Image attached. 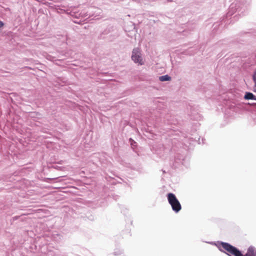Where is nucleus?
I'll use <instances>...</instances> for the list:
<instances>
[{
    "label": "nucleus",
    "instance_id": "f257e3e1",
    "mask_svg": "<svg viewBox=\"0 0 256 256\" xmlns=\"http://www.w3.org/2000/svg\"><path fill=\"white\" fill-rule=\"evenodd\" d=\"M220 246L224 249V252L229 256H243L240 251L228 243L222 242Z\"/></svg>",
    "mask_w": 256,
    "mask_h": 256
},
{
    "label": "nucleus",
    "instance_id": "f03ea898",
    "mask_svg": "<svg viewBox=\"0 0 256 256\" xmlns=\"http://www.w3.org/2000/svg\"><path fill=\"white\" fill-rule=\"evenodd\" d=\"M168 200L172 206V209L176 212H178L182 209L180 202L172 193H168L167 195Z\"/></svg>",
    "mask_w": 256,
    "mask_h": 256
},
{
    "label": "nucleus",
    "instance_id": "7ed1b4c3",
    "mask_svg": "<svg viewBox=\"0 0 256 256\" xmlns=\"http://www.w3.org/2000/svg\"><path fill=\"white\" fill-rule=\"evenodd\" d=\"M132 58L136 63H138L140 65L144 64L142 58L139 48H134L132 51Z\"/></svg>",
    "mask_w": 256,
    "mask_h": 256
},
{
    "label": "nucleus",
    "instance_id": "20e7f679",
    "mask_svg": "<svg viewBox=\"0 0 256 256\" xmlns=\"http://www.w3.org/2000/svg\"><path fill=\"white\" fill-rule=\"evenodd\" d=\"M243 256H256V248L254 246H250L248 249L246 254Z\"/></svg>",
    "mask_w": 256,
    "mask_h": 256
},
{
    "label": "nucleus",
    "instance_id": "39448f33",
    "mask_svg": "<svg viewBox=\"0 0 256 256\" xmlns=\"http://www.w3.org/2000/svg\"><path fill=\"white\" fill-rule=\"evenodd\" d=\"M244 98L246 100H256L255 96L251 92H246L244 96Z\"/></svg>",
    "mask_w": 256,
    "mask_h": 256
},
{
    "label": "nucleus",
    "instance_id": "423d86ee",
    "mask_svg": "<svg viewBox=\"0 0 256 256\" xmlns=\"http://www.w3.org/2000/svg\"><path fill=\"white\" fill-rule=\"evenodd\" d=\"M159 80L161 82H164V81H168L171 80V78L168 76V75H165L161 76L159 78Z\"/></svg>",
    "mask_w": 256,
    "mask_h": 256
},
{
    "label": "nucleus",
    "instance_id": "0eeeda50",
    "mask_svg": "<svg viewBox=\"0 0 256 256\" xmlns=\"http://www.w3.org/2000/svg\"><path fill=\"white\" fill-rule=\"evenodd\" d=\"M253 78H254V80L255 82V84H256V72L254 75V76H253Z\"/></svg>",
    "mask_w": 256,
    "mask_h": 256
},
{
    "label": "nucleus",
    "instance_id": "6e6552de",
    "mask_svg": "<svg viewBox=\"0 0 256 256\" xmlns=\"http://www.w3.org/2000/svg\"><path fill=\"white\" fill-rule=\"evenodd\" d=\"M3 26H4V23L0 21V28L2 27Z\"/></svg>",
    "mask_w": 256,
    "mask_h": 256
}]
</instances>
